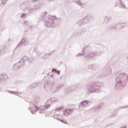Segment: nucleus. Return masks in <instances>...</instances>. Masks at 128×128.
I'll list each match as a JSON object with an SVG mask.
<instances>
[{
	"instance_id": "f257e3e1",
	"label": "nucleus",
	"mask_w": 128,
	"mask_h": 128,
	"mask_svg": "<svg viewBox=\"0 0 128 128\" xmlns=\"http://www.w3.org/2000/svg\"><path fill=\"white\" fill-rule=\"evenodd\" d=\"M72 112V109H67L63 110V112L66 116L67 114H70Z\"/></svg>"
},
{
	"instance_id": "f03ea898",
	"label": "nucleus",
	"mask_w": 128,
	"mask_h": 128,
	"mask_svg": "<svg viewBox=\"0 0 128 128\" xmlns=\"http://www.w3.org/2000/svg\"><path fill=\"white\" fill-rule=\"evenodd\" d=\"M88 101H84L80 103V106H81V108H84V106H88Z\"/></svg>"
},
{
	"instance_id": "7ed1b4c3",
	"label": "nucleus",
	"mask_w": 128,
	"mask_h": 128,
	"mask_svg": "<svg viewBox=\"0 0 128 128\" xmlns=\"http://www.w3.org/2000/svg\"><path fill=\"white\" fill-rule=\"evenodd\" d=\"M64 110V108L62 106L60 107V108H57L56 110V112H60L61 110Z\"/></svg>"
},
{
	"instance_id": "20e7f679",
	"label": "nucleus",
	"mask_w": 128,
	"mask_h": 128,
	"mask_svg": "<svg viewBox=\"0 0 128 128\" xmlns=\"http://www.w3.org/2000/svg\"><path fill=\"white\" fill-rule=\"evenodd\" d=\"M52 72H56V69H52Z\"/></svg>"
},
{
	"instance_id": "39448f33",
	"label": "nucleus",
	"mask_w": 128,
	"mask_h": 128,
	"mask_svg": "<svg viewBox=\"0 0 128 128\" xmlns=\"http://www.w3.org/2000/svg\"><path fill=\"white\" fill-rule=\"evenodd\" d=\"M35 108H36V110H38V106H36Z\"/></svg>"
},
{
	"instance_id": "423d86ee",
	"label": "nucleus",
	"mask_w": 128,
	"mask_h": 128,
	"mask_svg": "<svg viewBox=\"0 0 128 128\" xmlns=\"http://www.w3.org/2000/svg\"><path fill=\"white\" fill-rule=\"evenodd\" d=\"M57 74H60V71H58Z\"/></svg>"
}]
</instances>
